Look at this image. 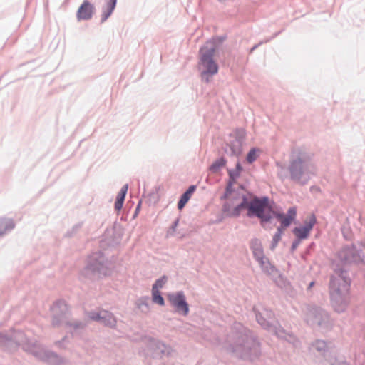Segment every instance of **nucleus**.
<instances>
[{
  "mask_svg": "<svg viewBox=\"0 0 365 365\" xmlns=\"http://www.w3.org/2000/svg\"><path fill=\"white\" fill-rule=\"evenodd\" d=\"M223 348L241 359L254 360L261 354V346L252 331L235 322L226 336Z\"/></svg>",
  "mask_w": 365,
  "mask_h": 365,
  "instance_id": "obj_1",
  "label": "nucleus"
},
{
  "mask_svg": "<svg viewBox=\"0 0 365 365\" xmlns=\"http://www.w3.org/2000/svg\"><path fill=\"white\" fill-rule=\"evenodd\" d=\"M21 346L23 349L34 355L36 359L46 362L61 361L58 354L51 351L46 350L36 340L29 339L21 331L11 329L9 332H0V347L5 351H11Z\"/></svg>",
  "mask_w": 365,
  "mask_h": 365,
  "instance_id": "obj_2",
  "label": "nucleus"
},
{
  "mask_svg": "<svg viewBox=\"0 0 365 365\" xmlns=\"http://www.w3.org/2000/svg\"><path fill=\"white\" fill-rule=\"evenodd\" d=\"M313 154L304 148H299L292 153L288 171L292 181L304 185L316 174L312 160Z\"/></svg>",
  "mask_w": 365,
  "mask_h": 365,
  "instance_id": "obj_3",
  "label": "nucleus"
},
{
  "mask_svg": "<svg viewBox=\"0 0 365 365\" xmlns=\"http://www.w3.org/2000/svg\"><path fill=\"white\" fill-rule=\"evenodd\" d=\"M350 284L351 279L344 268L336 269L330 277L329 289L331 304L339 313L344 312L348 307Z\"/></svg>",
  "mask_w": 365,
  "mask_h": 365,
  "instance_id": "obj_4",
  "label": "nucleus"
},
{
  "mask_svg": "<svg viewBox=\"0 0 365 365\" xmlns=\"http://www.w3.org/2000/svg\"><path fill=\"white\" fill-rule=\"evenodd\" d=\"M253 312L258 324L264 329L273 332L278 338L294 343L296 340L293 334L287 331L278 322H275L273 312L262 305L255 306Z\"/></svg>",
  "mask_w": 365,
  "mask_h": 365,
  "instance_id": "obj_5",
  "label": "nucleus"
},
{
  "mask_svg": "<svg viewBox=\"0 0 365 365\" xmlns=\"http://www.w3.org/2000/svg\"><path fill=\"white\" fill-rule=\"evenodd\" d=\"M216 48V42L210 40L201 46L199 51L198 69L200 71L202 80L206 83H208L210 78L218 72V65L214 60Z\"/></svg>",
  "mask_w": 365,
  "mask_h": 365,
  "instance_id": "obj_6",
  "label": "nucleus"
},
{
  "mask_svg": "<svg viewBox=\"0 0 365 365\" xmlns=\"http://www.w3.org/2000/svg\"><path fill=\"white\" fill-rule=\"evenodd\" d=\"M52 313V326L58 327L65 325L73 334L74 331L82 329L85 324L79 320L70 321V312L68 304L63 299L56 300L51 307Z\"/></svg>",
  "mask_w": 365,
  "mask_h": 365,
  "instance_id": "obj_7",
  "label": "nucleus"
},
{
  "mask_svg": "<svg viewBox=\"0 0 365 365\" xmlns=\"http://www.w3.org/2000/svg\"><path fill=\"white\" fill-rule=\"evenodd\" d=\"M251 199L250 200L249 209L247 212V216L250 218L257 217L260 222L261 225L269 222L272 218L271 215L269 205V199L267 196L257 197L250 194Z\"/></svg>",
  "mask_w": 365,
  "mask_h": 365,
  "instance_id": "obj_8",
  "label": "nucleus"
},
{
  "mask_svg": "<svg viewBox=\"0 0 365 365\" xmlns=\"http://www.w3.org/2000/svg\"><path fill=\"white\" fill-rule=\"evenodd\" d=\"M110 269L111 262L106 259L102 251H98L90 255L85 272L87 275L100 278L108 275Z\"/></svg>",
  "mask_w": 365,
  "mask_h": 365,
  "instance_id": "obj_9",
  "label": "nucleus"
},
{
  "mask_svg": "<svg viewBox=\"0 0 365 365\" xmlns=\"http://www.w3.org/2000/svg\"><path fill=\"white\" fill-rule=\"evenodd\" d=\"M306 322L310 326L317 327L322 331H328L333 326V322L328 312L317 307H313L308 309L306 314Z\"/></svg>",
  "mask_w": 365,
  "mask_h": 365,
  "instance_id": "obj_10",
  "label": "nucleus"
},
{
  "mask_svg": "<svg viewBox=\"0 0 365 365\" xmlns=\"http://www.w3.org/2000/svg\"><path fill=\"white\" fill-rule=\"evenodd\" d=\"M362 245L351 244L344 245L338 252V257L344 264L359 263L363 262Z\"/></svg>",
  "mask_w": 365,
  "mask_h": 365,
  "instance_id": "obj_11",
  "label": "nucleus"
},
{
  "mask_svg": "<svg viewBox=\"0 0 365 365\" xmlns=\"http://www.w3.org/2000/svg\"><path fill=\"white\" fill-rule=\"evenodd\" d=\"M230 136L233 139L230 143L226 144L224 148L225 152L230 156L238 157L242 152V145L246 138V130L242 128H236Z\"/></svg>",
  "mask_w": 365,
  "mask_h": 365,
  "instance_id": "obj_12",
  "label": "nucleus"
},
{
  "mask_svg": "<svg viewBox=\"0 0 365 365\" xmlns=\"http://www.w3.org/2000/svg\"><path fill=\"white\" fill-rule=\"evenodd\" d=\"M238 198H241L242 201L232 209V204L230 202H225L222 206V212L225 214L227 217H238L240 216L242 210L249 209L250 200L245 195H240L238 194L237 196L233 197L232 200H235Z\"/></svg>",
  "mask_w": 365,
  "mask_h": 365,
  "instance_id": "obj_13",
  "label": "nucleus"
},
{
  "mask_svg": "<svg viewBox=\"0 0 365 365\" xmlns=\"http://www.w3.org/2000/svg\"><path fill=\"white\" fill-rule=\"evenodd\" d=\"M168 299L171 306L174 308L175 313L184 317L188 315L190 312L189 304L183 291L169 294L168 295Z\"/></svg>",
  "mask_w": 365,
  "mask_h": 365,
  "instance_id": "obj_14",
  "label": "nucleus"
},
{
  "mask_svg": "<svg viewBox=\"0 0 365 365\" xmlns=\"http://www.w3.org/2000/svg\"><path fill=\"white\" fill-rule=\"evenodd\" d=\"M88 317L90 319L98 322L104 327L110 329H115L117 326V318L110 311L106 309H101L98 312L91 311L88 313Z\"/></svg>",
  "mask_w": 365,
  "mask_h": 365,
  "instance_id": "obj_15",
  "label": "nucleus"
},
{
  "mask_svg": "<svg viewBox=\"0 0 365 365\" xmlns=\"http://www.w3.org/2000/svg\"><path fill=\"white\" fill-rule=\"evenodd\" d=\"M149 347L153 351V357L170 356L173 352L170 346L153 338L149 340Z\"/></svg>",
  "mask_w": 365,
  "mask_h": 365,
  "instance_id": "obj_16",
  "label": "nucleus"
},
{
  "mask_svg": "<svg viewBox=\"0 0 365 365\" xmlns=\"http://www.w3.org/2000/svg\"><path fill=\"white\" fill-rule=\"evenodd\" d=\"M94 9V6L88 0H84L77 11L76 17L78 20L87 21L91 19Z\"/></svg>",
  "mask_w": 365,
  "mask_h": 365,
  "instance_id": "obj_17",
  "label": "nucleus"
},
{
  "mask_svg": "<svg viewBox=\"0 0 365 365\" xmlns=\"http://www.w3.org/2000/svg\"><path fill=\"white\" fill-rule=\"evenodd\" d=\"M259 264L262 272L270 277L278 284L277 279L275 278H281V274L276 267L270 262L269 259L266 257L264 260L259 262Z\"/></svg>",
  "mask_w": 365,
  "mask_h": 365,
  "instance_id": "obj_18",
  "label": "nucleus"
},
{
  "mask_svg": "<svg viewBox=\"0 0 365 365\" xmlns=\"http://www.w3.org/2000/svg\"><path fill=\"white\" fill-rule=\"evenodd\" d=\"M311 349L319 356H326L329 352L330 346L324 340L317 339L311 344Z\"/></svg>",
  "mask_w": 365,
  "mask_h": 365,
  "instance_id": "obj_19",
  "label": "nucleus"
},
{
  "mask_svg": "<svg viewBox=\"0 0 365 365\" xmlns=\"http://www.w3.org/2000/svg\"><path fill=\"white\" fill-rule=\"evenodd\" d=\"M197 188L196 185H190L187 190L180 196V198L178 202V208L182 210L184 208L188 200L190 199L192 193Z\"/></svg>",
  "mask_w": 365,
  "mask_h": 365,
  "instance_id": "obj_20",
  "label": "nucleus"
},
{
  "mask_svg": "<svg viewBox=\"0 0 365 365\" xmlns=\"http://www.w3.org/2000/svg\"><path fill=\"white\" fill-rule=\"evenodd\" d=\"M15 227V223L12 219H0V237L4 236L7 232L11 231Z\"/></svg>",
  "mask_w": 365,
  "mask_h": 365,
  "instance_id": "obj_21",
  "label": "nucleus"
},
{
  "mask_svg": "<svg viewBox=\"0 0 365 365\" xmlns=\"http://www.w3.org/2000/svg\"><path fill=\"white\" fill-rule=\"evenodd\" d=\"M243 168L241 163L238 160L236 163L235 168L227 169L228 180L236 182L237 178L240 176V173L242 171Z\"/></svg>",
  "mask_w": 365,
  "mask_h": 365,
  "instance_id": "obj_22",
  "label": "nucleus"
},
{
  "mask_svg": "<svg viewBox=\"0 0 365 365\" xmlns=\"http://www.w3.org/2000/svg\"><path fill=\"white\" fill-rule=\"evenodd\" d=\"M227 160L221 156L217 158L209 167V170L212 173H217L222 168L226 165Z\"/></svg>",
  "mask_w": 365,
  "mask_h": 365,
  "instance_id": "obj_23",
  "label": "nucleus"
},
{
  "mask_svg": "<svg viewBox=\"0 0 365 365\" xmlns=\"http://www.w3.org/2000/svg\"><path fill=\"white\" fill-rule=\"evenodd\" d=\"M150 297L143 296L136 300L137 307L143 313H148L150 311Z\"/></svg>",
  "mask_w": 365,
  "mask_h": 365,
  "instance_id": "obj_24",
  "label": "nucleus"
},
{
  "mask_svg": "<svg viewBox=\"0 0 365 365\" xmlns=\"http://www.w3.org/2000/svg\"><path fill=\"white\" fill-rule=\"evenodd\" d=\"M270 211L272 218L276 217L283 226L289 227L291 225V218H288L285 214L277 212L272 208H270Z\"/></svg>",
  "mask_w": 365,
  "mask_h": 365,
  "instance_id": "obj_25",
  "label": "nucleus"
},
{
  "mask_svg": "<svg viewBox=\"0 0 365 365\" xmlns=\"http://www.w3.org/2000/svg\"><path fill=\"white\" fill-rule=\"evenodd\" d=\"M296 237L300 240H304L308 237L309 232L303 227H296L292 230Z\"/></svg>",
  "mask_w": 365,
  "mask_h": 365,
  "instance_id": "obj_26",
  "label": "nucleus"
},
{
  "mask_svg": "<svg viewBox=\"0 0 365 365\" xmlns=\"http://www.w3.org/2000/svg\"><path fill=\"white\" fill-rule=\"evenodd\" d=\"M316 222H317L316 216L314 213H312L309 216L308 219H307L304 222V225L302 227H303L304 228H306L307 231L310 232V231L312 230V228H313L314 225L316 224Z\"/></svg>",
  "mask_w": 365,
  "mask_h": 365,
  "instance_id": "obj_27",
  "label": "nucleus"
},
{
  "mask_svg": "<svg viewBox=\"0 0 365 365\" xmlns=\"http://www.w3.org/2000/svg\"><path fill=\"white\" fill-rule=\"evenodd\" d=\"M152 300L158 305H165V299L159 290H152Z\"/></svg>",
  "mask_w": 365,
  "mask_h": 365,
  "instance_id": "obj_28",
  "label": "nucleus"
},
{
  "mask_svg": "<svg viewBox=\"0 0 365 365\" xmlns=\"http://www.w3.org/2000/svg\"><path fill=\"white\" fill-rule=\"evenodd\" d=\"M83 222H78L74 225L71 229L68 230L65 234L66 237H74L82 228Z\"/></svg>",
  "mask_w": 365,
  "mask_h": 365,
  "instance_id": "obj_29",
  "label": "nucleus"
},
{
  "mask_svg": "<svg viewBox=\"0 0 365 365\" xmlns=\"http://www.w3.org/2000/svg\"><path fill=\"white\" fill-rule=\"evenodd\" d=\"M168 278L166 276H163L158 279L153 284L152 290H158L160 288H163L164 284L167 282Z\"/></svg>",
  "mask_w": 365,
  "mask_h": 365,
  "instance_id": "obj_30",
  "label": "nucleus"
},
{
  "mask_svg": "<svg viewBox=\"0 0 365 365\" xmlns=\"http://www.w3.org/2000/svg\"><path fill=\"white\" fill-rule=\"evenodd\" d=\"M253 257L259 263V262L264 260L267 257L264 254L263 248L259 250L255 249V250L252 251Z\"/></svg>",
  "mask_w": 365,
  "mask_h": 365,
  "instance_id": "obj_31",
  "label": "nucleus"
},
{
  "mask_svg": "<svg viewBox=\"0 0 365 365\" xmlns=\"http://www.w3.org/2000/svg\"><path fill=\"white\" fill-rule=\"evenodd\" d=\"M259 150L256 148H252L247 153V157H246V160L249 163H252L254 161L256 160L257 158V152Z\"/></svg>",
  "mask_w": 365,
  "mask_h": 365,
  "instance_id": "obj_32",
  "label": "nucleus"
},
{
  "mask_svg": "<svg viewBox=\"0 0 365 365\" xmlns=\"http://www.w3.org/2000/svg\"><path fill=\"white\" fill-rule=\"evenodd\" d=\"M114 10L110 9V8H107L105 6H102V14H101V23L105 22L112 14Z\"/></svg>",
  "mask_w": 365,
  "mask_h": 365,
  "instance_id": "obj_33",
  "label": "nucleus"
},
{
  "mask_svg": "<svg viewBox=\"0 0 365 365\" xmlns=\"http://www.w3.org/2000/svg\"><path fill=\"white\" fill-rule=\"evenodd\" d=\"M282 235H280V234H277V233H274L273 237H272V240L270 243V250H274L275 248L277 247L279 242L281 240V238H282Z\"/></svg>",
  "mask_w": 365,
  "mask_h": 365,
  "instance_id": "obj_34",
  "label": "nucleus"
},
{
  "mask_svg": "<svg viewBox=\"0 0 365 365\" xmlns=\"http://www.w3.org/2000/svg\"><path fill=\"white\" fill-rule=\"evenodd\" d=\"M128 189V185H124L118 192L116 199L125 201V195Z\"/></svg>",
  "mask_w": 365,
  "mask_h": 365,
  "instance_id": "obj_35",
  "label": "nucleus"
},
{
  "mask_svg": "<svg viewBox=\"0 0 365 365\" xmlns=\"http://www.w3.org/2000/svg\"><path fill=\"white\" fill-rule=\"evenodd\" d=\"M250 248L252 251L255 250V249L259 250L262 248V245L260 240L257 238L252 239L250 242Z\"/></svg>",
  "mask_w": 365,
  "mask_h": 365,
  "instance_id": "obj_36",
  "label": "nucleus"
},
{
  "mask_svg": "<svg viewBox=\"0 0 365 365\" xmlns=\"http://www.w3.org/2000/svg\"><path fill=\"white\" fill-rule=\"evenodd\" d=\"M279 34V33H276V34H274L272 38H267V39H266V40H264V41H261L259 43H257V44L254 45V46H253L250 49V51H249V54L252 53H253V51H254L255 50H256V49H257L259 46L262 45L263 43H267V42H269L271 39H272V38H275V37H276Z\"/></svg>",
  "mask_w": 365,
  "mask_h": 365,
  "instance_id": "obj_37",
  "label": "nucleus"
},
{
  "mask_svg": "<svg viewBox=\"0 0 365 365\" xmlns=\"http://www.w3.org/2000/svg\"><path fill=\"white\" fill-rule=\"evenodd\" d=\"M235 183V182H232V181H230L228 180L227 182L225 189V192L228 193L230 195H231L235 191V190L233 188V185Z\"/></svg>",
  "mask_w": 365,
  "mask_h": 365,
  "instance_id": "obj_38",
  "label": "nucleus"
},
{
  "mask_svg": "<svg viewBox=\"0 0 365 365\" xmlns=\"http://www.w3.org/2000/svg\"><path fill=\"white\" fill-rule=\"evenodd\" d=\"M296 214H297L296 208L294 207H291L288 209L287 213L286 215L288 218H291V222H292V220H294V218L296 217Z\"/></svg>",
  "mask_w": 365,
  "mask_h": 365,
  "instance_id": "obj_39",
  "label": "nucleus"
},
{
  "mask_svg": "<svg viewBox=\"0 0 365 365\" xmlns=\"http://www.w3.org/2000/svg\"><path fill=\"white\" fill-rule=\"evenodd\" d=\"M117 4V0H105V4L103 6L110 8L112 10H114Z\"/></svg>",
  "mask_w": 365,
  "mask_h": 365,
  "instance_id": "obj_40",
  "label": "nucleus"
},
{
  "mask_svg": "<svg viewBox=\"0 0 365 365\" xmlns=\"http://www.w3.org/2000/svg\"><path fill=\"white\" fill-rule=\"evenodd\" d=\"M302 240L296 237V239L294 240V241L292 243L291 247H290V252H294L297 248L299 247V245L301 243Z\"/></svg>",
  "mask_w": 365,
  "mask_h": 365,
  "instance_id": "obj_41",
  "label": "nucleus"
},
{
  "mask_svg": "<svg viewBox=\"0 0 365 365\" xmlns=\"http://www.w3.org/2000/svg\"><path fill=\"white\" fill-rule=\"evenodd\" d=\"M123 203H124L123 200L116 199V200L115 202V209L118 211L120 210L123 207Z\"/></svg>",
  "mask_w": 365,
  "mask_h": 365,
  "instance_id": "obj_42",
  "label": "nucleus"
},
{
  "mask_svg": "<svg viewBox=\"0 0 365 365\" xmlns=\"http://www.w3.org/2000/svg\"><path fill=\"white\" fill-rule=\"evenodd\" d=\"M179 223V219H176L172 224V225L170 226V230L173 231V232H175V229L178 226Z\"/></svg>",
  "mask_w": 365,
  "mask_h": 365,
  "instance_id": "obj_43",
  "label": "nucleus"
},
{
  "mask_svg": "<svg viewBox=\"0 0 365 365\" xmlns=\"http://www.w3.org/2000/svg\"><path fill=\"white\" fill-rule=\"evenodd\" d=\"M287 227H284L283 226L282 224L277 227V232L276 233L277 234H280V235H282L283 234V232H284V230Z\"/></svg>",
  "mask_w": 365,
  "mask_h": 365,
  "instance_id": "obj_44",
  "label": "nucleus"
},
{
  "mask_svg": "<svg viewBox=\"0 0 365 365\" xmlns=\"http://www.w3.org/2000/svg\"><path fill=\"white\" fill-rule=\"evenodd\" d=\"M225 217H227L225 216V214H224V213L222 212L220 215H219V216L217 217V219H216V222H217V223L222 222L223 221V220H224Z\"/></svg>",
  "mask_w": 365,
  "mask_h": 365,
  "instance_id": "obj_45",
  "label": "nucleus"
},
{
  "mask_svg": "<svg viewBox=\"0 0 365 365\" xmlns=\"http://www.w3.org/2000/svg\"><path fill=\"white\" fill-rule=\"evenodd\" d=\"M230 195L225 192L220 196V200H227L229 197Z\"/></svg>",
  "mask_w": 365,
  "mask_h": 365,
  "instance_id": "obj_46",
  "label": "nucleus"
},
{
  "mask_svg": "<svg viewBox=\"0 0 365 365\" xmlns=\"http://www.w3.org/2000/svg\"><path fill=\"white\" fill-rule=\"evenodd\" d=\"M315 244L314 242H312L309 244V245L307 247V252H309L311 249H312L314 247Z\"/></svg>",
  "mask_w": 365,
  "mask_h": 365,
  "instance_id": "obj_47",
  "label": "nucleus"
},
{
  "mask_svg": "<svg viewBox=\"0 0 365 365\" xmlns=\"http://www.w3.org/2000/svg\"><path fill=\"white\" fill-rule=\"evenodd\" d=\"M212 343L214 344V345H220L221 344V342L218 339V338H216L215 341H212Z\"/></svg>",
  "mask_w": 365,
  "mask_h": 365,
  "instance_id": "obj_48",
  "label": "nucleus"
},
{
  "mask_svg": "<svg viewBox=\"0 0 365 365\" xmlns=\"http://www.w3.org/2000/svg\"><path fill=\"white\" fill-rule=\"evenodd\" d=\"M314 284V281H312L308 285V287H307V289H310Z\"/></svg>",
  "mask_w": 365,
  "mask_h": 365,
  "instance_id": "obj_49",
  "label": "nucleus"
},
{
  "mask_svg": "<svg viewBox=\"0 0 365 365\" xmlns=\"http://www.w3.org/2000/svg\"><path fill=\"white\" fill-rule=\"evenodd\" d=\"M239 188L241 190H245V185H240Z\"/></svg>",
  "mask_w": 365,
  "mask_h": 365,
  "instance_id": "obj_50",
  "label": "nucleus"
},
{
  "mask_svg": "<svg viewBox=\"0 0 365 365\" xmlns=\"http://www.w3.org/2000/svg\"><path fill=\"white\" fill-rule=\"evenodd\" d=\"M139 208H140V203L137 205L135 212H138L139 210Z\"/></svg>",
  "mask_w": 365,
  "mask_h": 365,
  "instance_id": "obj_51",
  "label": "nucleus"
}]
</instances>
